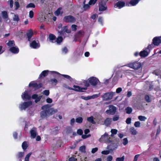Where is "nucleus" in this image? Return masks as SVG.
Returning a JSON list of instances; mask_svg holds the SVG:
<instances>
[{
	"mask_svg": "<svg viewBox=\"0 0 161 161\" xmlns=\"http://www.w3.org/2000/svg\"><path fill=\"white\" fill-rule=\"evenodd\" d=\"M51 106V105L47 104L42 107V109L43 110L41 112L40 115L42 118H45L57 112V109H54L53 108H50Z\"/></svg>",
	"mask_w": 161,
	"mask_h": 161,
	"instance_id": "nucleus-1",
	"label": "nucleus"
},
{
	"mask_svg": "<svg viewBox=\"0 0 161 161\" xmlns=\"http://www.w3.org/2000/svg\"><path fill=\"white\" fill-rule=\"evenodd\" d=\"M125 66L137 70L140 69L142 67V64L138 61H134L127 64Z\"/></svg>",
	"mask_w": 161,
	"mask_h": 161,
	"instance_id": "nucleus-2",
	"label": "nucleus"
},
{
	"mask_svg": "<svg viewBox=\"0 0 161 161\" xmlns=\"http://www.w3.org/2000/svg\"><path fill=\"white\" fill-rule=\"evenodd\" d=\"M99 141L100 142H104L107 143H109L111 142L110 136H109L106 132H105L101 136V137L99 138Z\"/></svg>",
	"mask_w": 161,
	"mask_h": 161,
	"instance_id": "nucleus-3",
	"label": "nucleus"
},
{
	"mask_svg": "<svg viewBox=\"0 0 161 161\" xmlns=\"http://www.w3.org/2000/svg\"><path fill=\"white\" fill-rule=\"evenodd\" d=\"M32 104V102L31 101L27 102H24L21 103L19 105V108L20 110H25L28 108Z\"/></svg>",
	"mask_w": 161,
	"mask_h": 161,
	"instance_id": "nucleus-4",
	"label": "nucleus"
},
{
	"mask_svg": "<svg viewBox=\"0 0 161 161\" xmlns=\"http://www.w3.org/2000/svg\"><path fill=\"white\" fill-rule=\"evenodd\" d=\"M88 81L90 84L93 87H95L100 84L99 80L95 77L92 76L90 77L88 79Z\"/></svg>",
	"mask_w": 161,
	"mask_h": 161,
	"instance_id": "nucleus-5",
	"label": "nucleus"
},
{
	"mask_svg": "<svg viewBox=\"0 0 161 161\" xmlns=\"http://www.w3.org/2000/svg\"><path fill=\"white\" fill-rule=\"evenodd\" d=\"M153 46V44L148 45L147 47L143 51H141L139 53V55L142 57H145L147 56L150 52V49Z\"/></svg>",
	"mask_w": 161,
	"mask_h": 161,
	"instance_id": "nucleus-6",
	"label": "nucleus"
},
{
	"mask_svg": "<svg viewBox=\"0 0 161 161\" xmlns=\"http://www.w3.org/2000/svg\"><path fill=\"white\" fill-rule=\"evenodd\" d=\"M49 73H50L53 76H55L56 75H60L59 73L55 71H50L48 70H45L42 71L40 75L39 78H41L42 77H44L47 76Z\"/></svg>",
	"mask_w": 161,
	"mask_h": 161,
	"instance_id": "nucleus-7",
	"label": "nucleus"
},
{
	"mask_svg": "<svg viewBox=\"0 0 161 161\" xmlns=\"http://www.w3.org/2000/svg\"><path fill=\"white\" fill-rule=\"evenodd\" d=\"M58 28L59 29H61V31L58 30V32L60 34V35L63 36L65 33H69L70 32V31L68 30L67 27L65 26L62 28V25L61 24H58Z\"/></svg>",
	"mask_w": 161,
	"mask_h": 161,
	"instance_id": "nucleus-8",
	"label": "nucleus"
},
{
	"mask_svg": "<svg viewBox=\"0 0 161 161\" xmlns=\"http://www.w3.org/2000/svg\"><path fill=\"white\" fill-rule=\"evenodd\" d=\"M115 94V92H113L106 93L102 96V97L103 100H109L112 99L113 97Z\"/></svg>",
	"mask_w": 161,
	"mask_h": 161,
	"instance_id": "nucleus-9",
	"label": "nucleus"
},
{
	"mask_svg": "<svg viewBox=\"0 0 161 161\" xmlns=\"http://www.w3.org/2000/svg\"><path fill=\"white\" fill-rule=\"evenodd\" d=\"M83 53V50L82 48L78 47L75 51L74 55L75 57L79 58L82 55Z\"/></svg>",
	"mask_w": 161,
	"mask_h": 161,
	"instance_id": "nucleus-10",
	"label": "nucleus"
},
{
	"mask_svg": "<svg viewBox=\"0 0 161 161\" xmlns=\"http://www.w3.org/2000/svg\"><path fill=\"white\" fill-rule=\"evenodd\" d=\"M106 2L104 0L101 1L99 3V11H104L106 10L107 6Z\"/></svg>",
	"mask_w": 161,
	"mask_h": 161,
	"instance_id": "nucleus-11",
	"label": "nucleus"
},
{
	"mask_svg": "<svg viewBox=\"0 0 161 161\" xmlns=\"http://www.w3.org/2000/svg\"><path fill=\"white\" fill-rule=\"evenodd\" d=\"M109 109L107 110L106 112L107 114H111L114 115L116 112V107L112 105H110L108 106Z\"/></svg>",
	"mask_w": 161,
	"mask_h": 161,
	"instance_id": "nucleus-12",
	"label": "nucleus"
},
{
	"mask_svg": "<svg viewBox=\"0 0 161 161\" xmlns=\"http://www.w3.org/2000/svg\"><path fill=\"white\" fill-rule=\"evenodd\" d=\"M21 98L24 101L30 100L31 99V95L29 94V92L28 91H25L22 93L21 95Z\"/></svg>",
	"mask_w": 161,
	"mask_h": 161,
	"instance_id": "nucleus-13",
	"label": "nucleus"
},
{
	"mask_svg": "<svg viewBox=\"0 0 161 161\" xmlns=\"http://www.w3.org/2000/svg\"><path fill=\"white\" fill-rule=\"evenodd\" d=\"M64 20L67 23H73L76 21V19L73 16L68 15L64 17Z\"/></svg>",
	"mask_w": 161,
	"mask_h": 161,
	"instance_id": "nucleus-14",
	"label": "nucleus"
},
{
	"mask_svg": "<svg viewBox=\"0 0 161 161\" xmlns=\"http://www.w3.org/2000/svg\"><path fill=\"white\" fill-rule=\"evenodd\" d=\"M42 85L41 83L37 84L36 83L32 82L30 83L29 86V87H33L34 88H35V89H37L42 87Z\"/></svg>",
	"mask_w": 161,
	"mask_h": 161,
	"instance_id": "nucleus-15",
	"label": "nucleus"
},
{
	"mask_svg": "<svg viewBox=\"0 0 161 161\" xmlns=\"http://www.w3.org/2000/svg\"><path fill=\"white\" fill-rule=\"evenodd\" d=\"M30 46L33 48L37 49L40 47V44L38 41L33 40L30 44Z\"/></svg>",
	"mask_w": 161,
	"mask_h": 161,
	"instance_id": "nucleus-16",
	"label": "nucleus"
},
{
	"mask_svg": "<svg viewBox=\"0 0 161 161\" xmlns=\"http://www.w3.org/2000/svg\"><path fill=\"white\" fill-rule=\"evenodd\" d=\"M125 3L124 1H119L118 2L114 5V7L115 8H118L120 9L125 6Z\"/></svg>",
	"mask_w": 161,
	"mask_h": 161,
	"instance_id": "nucleus-17",
	"label": "nucleus"
},
{
	"mask_svg": "<svg viewBox=\"0 0 161 161\" xmlns=\"http://www.w3.org/2000/svg\"><path fill=\"white\" fill-rule=\"evenodd\" d=\"M2 15L3 18L7 23H9L10 20L8 18V14L6 11H3L2 12Z\"/></svg>",
	"mask_w": 161,
	"mask_h": 161,
	"instance_id": "nucleus-18",
	"label": "nucleus"
},
{
	"mask_svg": "<svg viewBox=\"0 0 161 161\" xmlns=\"http://www.w3.org/2000/svg\"><path fill=\"white\" fill-rule=\"evenodd\" d=\"M46 19L45 14L43 13H41L39 14L38 19L40 22L46 21Z\"/></svg>",
	"mask_w": 161,
	"mask_h": 161,
	"instance_id": "nucleus-19",
	"label": "nucleus"
},
{
	"mask_svg": "<svg viewBox=\"0 0 161 161\" xmlns=\"http://www.w3.org/2000/svg\"><path fill=\"white\" fill-rule=\"evenodd\" d=\"M153 43L154 45L158 46L161 43V40L159 37H156L153 38Z\"/></svg>",
	"mask_w": 161,
	"mask_h": 161,
	"instance_id": "nucleus-20",
	"label": "nucleus"
},
{
	"mask_svg": "<svg viewBox=\"0 0 161 161\" xmlns=\"http://www.w3.org/2000/svg\"><path fill=\"white\" fill-rule=\"evenodd\" d=\"M74 90L75 91L82 92L83 90H87L86 87H81L78 86L74 85L73 86Z\"/></svg>",
	"mask_w": 161,
	"mask_h": 161,
	"instance_id": "nucleus-21",
	"label": "nucleus"
},
{
	"mask_svg": "<svg viewBox=\"0 0 161 161\" xmlns=\"http://www.w3.org/2000/svg\"><path fill=\"white\" fill-rule=\"evenodd\" d=\"M9 50L11 53L14 54L18 53L19 51V48L16 46H15L13 47H12L10 48Z\"/></svg>",
	"mask_w": 161,
	"mask_h": 161,
	"instance_id": "nucleus-22",
	"label": "nucleus"
},
{
	"mask_svg": "<svg viewBox=\"0 0 161 161\" xmlns=\"http://www.w3.org/2000/svg\"><path fill=\"white\" fill-rule=\"evenodd\" d=\"M42 97V96H38V95L36 94H34L32 95L31 97L33 99H35V103H37L38 102L40 101Z\"/></svg>",
	"mask_w": 161,
	"mask_h": 161,
	"instance_id": "nucleus-23",
	"label": "nucleus"
},
{
	"mask_svg": "<svg viewBox=\"0 0 161 161\" xmlns=\"http://www.w3.org/2000/svg\"><path fill=\"white\" fill-rule=\"evenodd\" d=\"M118 147L116 144H112L108 145L107 147V149H108L110 151H112L116 149Z\"/></svg>",
	"mask_w": 161,
	"mask_h": 161,
	"instance_id": "nucleus-24",
	"label": "nucleus"
},
{
	"mask_svg": "<svg viewBox=\"0 0 161 161\" xmlns=\"http://www.w3.org/2000/svg\"><path fill=\"white\" fill-rule=\"evenodd\" d=\"M30 133L31 137L32 138H35L36 135V128H33L30 131Z\"/></svg>",
	"mask_w": 161,
	"mask_h": 161,
	"instance_id": "nucleus-25",
	"label": "nucleus"
},
{
	"mask_svg": "<svg viewBox=\"0 0 161 161\" xmlns=\"http://www.w3.org/2000/svg\"><path fill=\"white\" fill-rule=\"evenodd\" d=\"M33 32L31 30H29L27 33L26 35L28 38V41H30L33 35Z\"/></svg>",
	"mask_w": 161,
	"mask_h": 161,
	"instance_id": "nucleus-26",
	"label": "nucleus"
},
{
	"mask_svg": "<svg viewBox=\"0 0 161 161\" xmlns=\"http://www.w3.org/2000/svg\"><path fill=\"white\" fill-rule=\"evenodd\" d=\"M84 35V32L82 31H80L76 34L75 37L76 38H79L82 37Z\"/></svg>",
	"mask_w": 161,
	"mask_h": 161,
	"instance_id": "nucleus-27",
	"label": "nucleus"
},
{
	"mask_svg": "<svg viewBox=\"0 0 161 161\" xmlns=\"http://www.w3.org/2000/svg\"><path fill=\"white\" fill-rule=\"evenodd\" d=\"M48 38L49 41L52 42H55L56 36L53 34H49Z\"/></svg>",
	"mask_w": 161,
	"mask_h": 161,
	"instance_id": "nucleus-28",
	"label": "nucleus"
},
{
	"mask_svg": "<svg viewBox=\"0 0 161 161\" xmlns=\"http://www.w3.org/2000/svg\"><path fill=\"white\" fill-rule=\"evenodd\" d=\"M139 1V0H131L130 1L129 4L131 6L136 5Z\"/></svg>",
	"mask_w": 161,
	"mask_h": 161,
	"instance_id": "nucleus-29",
	"label": "nucleus"
},
{
	"mask_svg": "<svg viewBox=\"0 0 161 161\" xmlns=\"http://www.w3.org/2000/svg\"><path fill=\"white\" fill-rule=\"evenodd\" d=\"M7 45L10 48L15 46L14 42V41H9L7 43Z\"/></svg>",
	"mask_w": 161,
	"mask_h": 161,
	"instance_id": "nucleus-30",
	"label": "nucleus"
},
{
	"mask_svg": "<svg viewBox=\"0 0 161 161\" xmlns=\"http://www.w3.org/2000/svg\"><path fill=\"white\" fill-rule=\"evenodd\" d=\"M61 75V76L64 77V78L69 79V80L70 81H72L73 80L72 78L69 75H63V74H60V75H56L55 76L57 75Z\"/></svg>",
	"mask_w": 161,
	"mask_h": 161,
	"instance_id": "nucleus-31",
	"label": "nucleus"
},
{
	"mask_svg": "<svg viewBox=\"0 0 161 161\" xmlns=\"http://www.w3.org/2000/svg\"><path fill=\"white\" fill-rule=\"evenodd\" d=\"M130 131L131 134L134 135H136L137 133L136 130L133 127H131L130 128Z\"/></svg>",
	"mask_w": 161,
	"mask_h": 161,
	"instance_id": "nucleus-32",
	"label": "nucleus"
},
{
	"mask_svg": "<svg viewBox=\"0 0 161 161\" xmlns=\"http://www.w3.org/2000/svg\"><path fill=\"white\" fill-rule=\"evenodd\" d=\"M111 121V119L107 118L104 121V123L105 125L108 126L110 124Z\"/></svg>",
	"mask_w": 161,
	"mask_h": 161,
	"instance_id": "nucleus-33",
	"label": "nucleus"
},
{
	"mask_svg": "<svg viewBox=\"0 0 161 161\" xmlns=\"http://www.w3.org/2000/svg\"><path fill=\"white\" fill-rule=\"evenodd\" d=\"M63 38L61 36H58L56 39V42L58 44L60 45L62 42Z\"/></svg>",
	"mask_w": 161,
	"mask_h": 161,
	"instance_id": "nucleus-34",
	"label": "nucleus"
},
{
	"mask_svg": "<svg viewBox=\"0 0 161 161\" xmlns=\"http://www.w3.org/2000/svg\"><path fill=\"white\" fill-rule=\"evenodd\" d=\"M87 120L91 123L93 124H95V122L94 120V118L93 116H91L90 117L87 118Z\"/></svg>",
	"mask_w": 161,
	"mask_h": 161,
	"instance_id": "nucleus-35",
	"label": "nucleus"
},
{
	"mask_svg": "<svg viewBox=\"0 0 161 161\" xmlns=\"http://www.w3.org/2000/svg\"><path fill=\"white\" fill-rule=\"evenodd\" d=\"M62 9L61 8H58L57 10L55 12V14L56 16L59 15L61 14V11ZM63 13V12H62L61 13V14H62Z\"/></svg>",
	"mask_w": 161,
	"mask_h": 161,
	"instance_id": "nucleus-36",
	"label": "nucleus"
},
{
	"mask_svg": "<svg viewBox=\"0 0 161 161\" xmlns=\"http://www.w3.org/2000/svg\"><path fill=\"white\" fill-rule=\"evenodd\" d=\"M13 20L15 22H18L19 20V16L17 14H14V16L13 18Z\"/></svg>",
	"mask_w": 161,
	"mask_h": 161,
	"instance_id": "nucleus-37",
	"label": "nucleus"
},
{
	"mask_svg": "<svg viewBox=\"0 0 161 161\" xmlns=\"http://www.w3.org/2000/svg\"><path fill=\"white\" fill-rule=\"evenodd\" d=\"M59 130L58 128V127H56L53 128L52 129V133L53 134H57L58 131Z\"/></svg>",
	"mask_w": 161,
	"mask_h": 161,
	"instance_id": "nucleus-38",
	"label": "nucleus"
},
{
	"mask_svg": "<svg viewBox=\"0 0 161 161\" xmlns=\"http://www.w3.org/2000/svg\"><path fill=\"white\" fill-rule=\"evenodd\" d=\"M83 83L84 84L85 86V87L87 88V87L90 86V83L88 82V80H83Z\"/></svg>",
	"mask_w": 161,
	"mask_h": 161,
	"instance_id": "nucleus-39",
	"label": "nucleus"
},
{
	"mask_svg": "<svg viewBox=\"0 0 161 161\" xmlns=\"http://www.w3.org/2000/svg\"><path fill=\"white\" fill-rule=\"evenodd\" d=\"M118 132V130L116 129H112L111 130V136H113L114 135L116 134Z\"/></svg>",
	"mask_w": 161,
	"mask_h": 161,
	"instance_id": "nucleus-40",
	"label": "nucleus"
},
{
	"mask_svg": "<svg viewBox=\"0 0 161 161\" xmlns=\"http://www.w3.org/2000/svg\"><path fill=\"white\" fill-rule=\"evenodd\" d=\"M138 119L141 121H145L147 118L144 116L140 115L138 116Z\"/></svg>",
	"mask_w": 161,
	"mask_h": 161,
	"instance_id": "nucleus-41",
	"label": "nucleus"
},
{
	"mask_svg": "<svg viewBox=\"0 0 161 161\" xmlns=\"http://www.w3.org/2000/svg\"><path fill=\"white\" fill-rule=\"evenodd\" d=\"M22 147L23 150H25L28 147V145L26 142H24L22 144Z\"/></svg>",
	"mask_w": 161,
	"mask_h": 161,
	"instance_id": "nucleus-42",
	"label": "nucleus"
},
{
	"mask_svg": "<svg viewBox=\"0 0 161 161\" xmlns=\"http://www.w3.org/2000/svg\"><path fill=\"white\" fill-rule=\"evenodd\" d=\"M145 100L147 102L149 103L151 101V99L150 97L148 95H146L145 96Z\"/></svg>",
	"mask_w": 161,
	"mask_h": 161,
	"instance_id": "nucleus-43",
	"label": "nucleus"
},
{
	"mask_svg": "<svg viewBox=\"0 0 161 161\" xmlns=\"http://www.w3.org/2000/svg\"><path fill=\"white\" fill-rule=\"evenodd\" d=\"M83 118L81 117H79L77 118L76 119L75 121L76 122L78 123H82L83 121Z\"/></svg>",
	"mask_w": 161,
	"mask_h": 161,
	"instance_id": "nucleus-44",
	"label": "nucleus"
},
{
	"mask_svg": "<svg viewBox=\"0 0 161 161\" xmlns=\"http://www.w3.org/2000/svg\"><path fill=\"white\" fill-rule=\"evenodd\" d=\"M68 49L66 47H64L62 49V52L63 54H66L68 52Z\"/></svg>",
	"mask_w": 161,
	"mask_h": 161,
	"instance_id": "nucleus-45",
	"label": "nucleus"
},
{
	"mask_svg": "<svg viewBox=\"0 0 161 161\" xmlns=\"http://www.w3.org/2000/svg\"><path fill=\"white\" fill-rule=\"evenodd\" d=\"M79 150L82 153H85L86 152V146H83L80 147Z\"/></svg>",
	"mask_w": 161,
	"mask_h": 161,
	"instance_id": "nucleus-46",
	"label": "nucleus"
},
{
	"mask_svg": "<svg viewBox=\"0 0 161 161\" xmlns=\"http://www.w3.org/2000/svg\"><path fill=\"white\" fill-rule=\"evenodd\" d=\"M32 154L31 153H30L28 154L25 156V161H29V158L31 155Z\"/></svg>",
	"mask_w": 161,
	"mask_h": 161,
	"instance_id": "nucleus-47",
	"label": "nucleus"
},
{
	"mask_svg": "<svg viewBox=\"0 0 161 161\" xmlns=\"http://www.w3.org/2000/svg\"><path fill=\"white\" fill-rule=\"evenodd\" d=\"M90 5L89 4H84L83 5V8L84 10H86L88 9H89L90 8Z\"/></svg>",
	"mask_w": 161,
	"mask_h": 161,
	"instance_id": "nucleus-48",
	"label": "nucleus"
},
{
	"mask_svg": "<svg viewBox=\"0 0 161 161\" xmlns=\"http://www.w3.org/2000/svg\"><path fill=\"white\" fill-rule=\"evenodd\" d=\"M35 5L32 3L28 4L26 7V8H35Z\"/></svg>",
	"mask_w": 161,
	"mask_h": 161,
	"instance_id": "nucleus-49",
	"label": "nucleus"
},
{
	"mask_svg": "<svg viewBox=\"0 0 161 161\" xmlns=\"http://www.w3.org/2000/svg\"><path fill=\"white\" fill-rule=\"evenodd\" d=\"M126 113L127 114H130L132 112V109L131 107H127L125 109Z\"/></svg>",
	"mask_w": 161,
	"mask_h": 161,
	"instance_id": "nucleus-50",
	"label": "nucleus"
},
{
	"mask_svg": "<svg viewBox=\"0 0 161 161\" xmlns=\"http://www.w3.org/2000/svg\"><path fill=\"white\" fill-rule=\"evenodd\" d=\"M122 77V75L121 74H119V73H117L116 75L114 76V80H118V78L120 77L121 78Z\"/></svg>",
	"mask_w": 161,
	"mask_h": 161,
	"instance_id": "nucleus-51",
	"label": "nucleus"
},
{
	"mask_svg": "<svg viewBox=\"0 0 161 161\" xmlns=\"http://www.w3.org/2000/svg\"><path fill=\"white\" fill-rule=\"evenodd\" d=\"M98 0H90L89 2V4L91 5H94Z\"/></svg>",
	"mask_w": 161,
	"mask_h": 161,
	"instance_id": "nucleus-52",
	"label": "nucleus"
},
{
	"mask_svg": "<svg viewBox=\"0 0 161 161\" xmlns=\"http://www.w3.org/2000/svg\"><path fill=\"white\" fill-rule=\"evenodd\" d=\"M153 73L157 75H160V78H161V75L160 74L161 72L159 70H155L153 72Z\"/></svg>",
	"mask_w": 161,
	"mask_h": 161,
	"instance_id": "nucleus-53",
	"label": "nucleus"
},
{
	"mask_svg": "<svg viewBox=\"0 0 161 161\" xmlns=\"http://www.w3.org/2000/svg\"><path fill=\"white\" fill-rule=\"evenodd\" d=\"M24 152H20L18 153L17 154L18 157L19 158H21L24 156Z\"/></svg>",
	"mask_w": 161,
	"mask_h": 161,
	"instance_id": "nucleus-54",
	"label": "nucleus"
},
{
	"mask_svg": "<svg viewBox=\"0 0 161 161\" xmlns=\"http://www.w3.org/2000/svg\"><path fill=\"white\" fill-rule=\"evenodd\" d=\"M141 123L139 121H136L134 123V126L136 127H139L140 126Z\"/></svg>",
	"mask_w": 161,
	"mask_h": 161,
	"instance_id": "nucleus-55",
	"label": "nucleus"
},
{
	"mask_svg": "<svg viewBox=\"0 0 161 161\" xmlns=\"http://www.w3.org/2000/svg\"><path fill=\"white\" fill-rule=\"evenodd\" d=\"M125 159V156H123L121 158H117L116 159V161H124Z\"/></svg>",
	"mask_w": 161,
	"mask_h": 161,
	"instance_id": "nucleus-56",
	"label": "nucleus"
},
{
	"mask_svg": "<svg viewBox=\"0 0 161 161\" xmlns=\"http://www.w3.org/2000/svg\"><path fill=\"white\" fill-rule=\"evenodd\" d=\"M98 21L102 25H103V18L101 17H99L98 18Z\"/></svg>",
	"mask_w": 161,
	"mask_h": 161,
	"instance_id": "nucleus-57",
	"label": "nucleus"
},
{
	"mask_svg": "<svg viewBox=\"0 0 161 161\" xmlns=\"http://www.w3.org/2000/svg\"><path fill=\"white\" fill-rule=\"evenodd\" d=\"M128 143V141L127 139L126 138H124L123 139V143L125 146L127 145Z\"/></svg>",
	"mask_w": 161,
	"mask_h": 161,
	"instance_id": "nucleus-58",
	"label": "nucleus"
},
{
	"mask_svg": "<svg viewBox=\"0 0 161 161\" xmlns=\"http://www.w3.org/2000/svg\"><path fill=\"white\" fill-rule=\"evenodd\" d=\"M110 151L109 150L103 151L101 152V153L103 154L108 155L110 153Z\"/></svg>",
	"mask_w": 161,
	"mask_h": 161,
	"instance_id": "nucleus-59",
	"label": "nucleus"
},
{
	"mask_svg": "<svg viewBox=\"0 0 161 161\" xmlns=\"http://www.w3.org/2000/svg\"><path fill=\"white\" fill-rule=\"evenodd\" d=\"M49 90H45L43 91V93L46 96H48L49 94Z\"/></svg>",
	"mask_w": 161,
	"mask_h": 161,
	"instance_id": "nucleus-60",
	"label": "nucleus"
},
{
	"mask_svg": "<svg viewBox=\"0 0 161 161\" xmlns=\"http://www.w3.org/2000/svg\"><path fill=\"white\" fill-rule=\"evenodd\" d=\"M119 118V116L118 115H115L113 118V119L114 121H117Z\"/></svg>",
	"mask_w": 161,
	"mask_h": 161,
	"instance_id": "nucleus-61",
	"label": "nucleus"
},
{
	"mask_svg": "<svg viewBox=\"0 0 161 161\" xmlns=\"http://www.w3.org/2000/svg\"><path fill=\"white\" fill-rule=\"evenodd\" d=\"M29 16L31 18H33L34 16V12L32 10H31L29 12Z\"/></svg>",
	"mask_w": 161,
	"mask_h": 161,
	"instance_id": "nucleus-62",
	"label": "nucleus"
},
{
	"mask_svg": "<svg viewBox=\"0 0 161 161\" xmlns=\"http://www.w3.org/2000/svg\"><path fill=\"white\" fill-rule=\"evenodd\" d=\"M14 5L16 7L15 9L17 10L19 7V2L16 1L14 3Z\"/></svg>",
	"mask_w": 161,
	"mask_h": 161,
	"instance_id": "nucleus-63",
	"label": "nucleus"
},
{
	"mask_svg": "<svg viewBox=\"0 0 161 161\" xmlns=\"http://www.w3.org/2000/svg\"><path fill=\"white\" fill-rule=\"evenodd\" d=\"M113 159V157L111 155L108 156L106 159V161H112Z\"/></svg>",
	"mask_w": 161,
	"mask_h": 161,
	"instance_id": "nucleus-64",
	"label": "nucleus"
}]
</instances>
